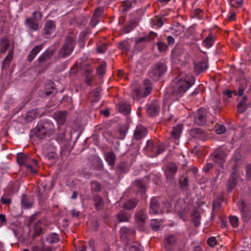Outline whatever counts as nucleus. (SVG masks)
Instances as JSON below:
<instances>
[{"mask_svg": "<svg viewBox=\"0 0 251 251\" xmlns=\"http://www.w3.org/2000/svg\"><path fill=\"white\" fill-rule=\"evenodd\" d=\"M104 158L108 164L113 169L115 166L116 161V156L114 152L112 151L106 152L104 155Z\"/></svg>", "mask_w": 251, "mask_h": 251, "instance_id": "bb28decb", "label": "nucleus"}, {"mask_svg": "<svg viewBox=\"0 0 251 251\" xmlns=\"http://www.w3.org/2000/svg\"><path fill=\"white\" fill-rule=\"evenodd\" d=\"M33 132L37 138L43 139L53 134L54 126L50 121L42 120L37 124Z\"/></svg>", "mask_w": 251, "mask_h": 251, "instance_id": "f03ea898", "label": "nucleus"}, {"mask_svg": "<svg viewBox=\"0 0 251 251\" xmlns=\"http://www.w3.org/2000/svg\"><path fill=\"white\" fill-rule=\"evenodd\" d=\"M144 95L145 92L143 94L140 90L138 89L134 90L131 93L133 99L135 100H139L141 97H146V96H144Z\"/></svg>", "mask_w": 251, "mask_h": 251, "instance_id": "864d4df0", "label": "nucleus"}, {"mask_svg": "<svg viewBox=\"0 0 251 251\" xmlns=\"http://www.w3.org/2000/svg\"><path fill=\"white\" fill-rule=\"evenodd\" d=\"M157 46L159 52H164L167 50L168 46L166 43L159 41L157 43Z\"/></svg>", "mask_w": 251, "mask_h": 251, "instance_id": "13d9d810", "label": "nucleus"}, {"mask_svg": "<svg viewBox=\"0 0 251 251\" xmlns=\"http://www.w3.org/2000/svg\"><path fill=\"white\" fill-rule=\"evenodd\" d=\"M21 203L22 206L25 208H29L32 206L31 202L28 199L25 194H23L22 196Z\"/></svg>", "mask_w": 251, "mask_h": 251, "instance_id": "a18cd8bd", "label": "nucleus"}, {"mask_svg": "<svg viewBox=\"0 0 251 251\" xmlns=\"http://www.w3.org/2000/svg\"><path fill=\"white\" fill-rule=\"evenodd\" d=\"M137 25V22L135 20H131L123 27L122 31L124 33H128L133 30Z\"/></svg>", "mask_w": 251, "mask_h": 251, "instance_id": "c85d7f7f", "label": "nucleus"}, {"mask_svg": "<svg viewBox=\"0 0 251 251\" xmlns=\"http://www.w3.org/2000/svg\"><path fill=\"white\" fill-rule=\"evenodd\" d=\"M229 220L232 226L234 228L237 227L239 225V219L236 216H230Z\"/></svg>", "mask_w": 251, "mask_h": 251, "instance_id": "5fc2aeb1", "label": "nucleus"}, {"mask_svg": "<svg viewBox=\"0 0 251 251\" xmlns=\"http://www.w3.org/2000/svg\"><path fill=\"white\" fill-rule=\"evenodd\" d=\"M226 154L222 149H217L213 152V160L216 163L222 165L225 162Z\"/></svg>", "mask_w": 251, "mask_h": 251, "instance_id": "2eb2a0df", "label": "nucleus"}, {"mask_svg": "<svg viewBox=\"0 0 251 251\" xmlns=\"http://www.w3.org/2000/svg\"><path fill=\"white\" fill-rule=\"evenodd\" d=\"M130 218V214L123 210L120 211L117 215V219L119 222H128Z\"/></svg>", "mask_w": 251, "mask_h": 251, "instance_id": "c756f323", "label": "nucleus"}, {"mask_svg": "<svg viewBox=\"0 0 251 251\" xmlns=\"http://www.w3.org/2000/svg\"><path fill=\"white\" fill-rule=\"evenodd\" d=\"M103 13V8L102 7H98L96 9L94 13L93 14V15L100 19V17L102 15Z\"/></svg>", "mask_w": 251, "mask_h": 251, "instance_id": "338daca9", "label": "nucleus"}, {"mask_svg": "<svg viewBox=\"0 0 251 251\" xmlns=\"http://www.w3.org/2000/svg\"><path fill=\"white\" fill-rule=\"evenodd\" d=\"M144 84L146 86V90L145 91L144 96H147L150 94L151 90V88L150 86V85L151 84L150 81L148 79L145 80L144 82Z\"/></svg>", "mask_w": 251, "mask_h": 251, "instance_id": "bf43d9fd", "label": "nucleus"}, {"mask_svg": "<svg viewBox=\"0 0 251 251\" xmlns=\"http://www.w3.org/2000/svg\"><path fill=\"white\" fill-rule=\"evenodd\" d=\"M191 135L196 139L200 140H204L206 138L204 131L201 128H196L191 131Z\"/></svg>", "mask_w": 251, "mask_h": 251, "instance_id": "b1692460", "label": "nucleus"}, {"mask_svg": "<svg viewBox=\"0 0 251 251\" xmlns=\"http://www.w3.org/2000/svg\"><path fill=\"white\" fill-rule=\"evenodd\" d=\"M129 251H144L143 247L138 242H134L131 244Z\"/></svg>", "mask_w": 251, "mask_h": 251, "instance_id": "603ef678", "label": "nucleus"}, {"mask_svg": "<svg viewBox=\"0 0 251 251\" xmlns=\"http://www.w3.org/2000/svg\"><path fill=\"white\" fill-rule=\"evenodd\" d=\"M237 183V176L236 173L232 172L227 183V189L228 192L231 191L236 186Z\"/></svg>", "mask_w": 251, "mask_h": 251, "instance_id": "4be33fe9", "label": "nucleus"}, {"mask_svg": "<svg viewBox=\"0 0 251 251\" xmlns=\"http://www.w3.org/2000/svg\"><path fill=\"white\" fill-rule=\"evenodd\" d=\"M56 28L55 23L52 20H47L45 24L42 33L43 36L48 38L50 35L52 34Z\"/></svg>", "mask_w": 251, "mask_h": 251, "instance_id": "9b49d317", "label": "nucleus"}, {"mask_svg": "<svg viewBox=\"0 0 251 251\" xmlns=\"http://www.w3.org/2000/svg\"><path fill=\"white\" fill-rule=\"evenodd\" d=\"M17 160L20 166H25L27 171L33 174L37 173L38 163L36 160L31 158L25 154L19 153L17 155Z\"/></svg>", "mask_w": 251, "mask_h": 251, "instance_id": "7ed1b4c3", "label": "nucleus"}, {"mask_svg": "<svg viewBox=\"0 0 251 251\" xmlns=\"http://www.w3.org/2000/svg\"><path fill=\"white\" fill-rule=\"evenodd\" d=\"M138 203V201L135 199H131L127 200L124 204V208L127 210H131L134 208Z\"/></svg>", "mask_w": 251, "mask_h": 251, "instance_id": "473e14b6", "label": "nucleus"}, {"mask_svg": "<svg viewBox=\"0 0 251 251\" xmlns=\"http://www.w3.org/2000/svg\"><path fill=\"white\" fill-rule=\"evenodd\" d=\"M150 213L151 214H159L162 213V209L158 199L156 197L151 198L150 204Z\"/></svg>", "mask_w": 251, "mask_h": 251, "instance_id": "ddd939ff", "label": "nucleus"}, {"mask_svg": "<svg viewBox=\"0 0 251 251\" xmlns=\"http://www.w3.org/2000/svg\"><path fill=\"white\" fill-rule=\"evenodd\" d=\"M147 114L151 117H154L158 115L160 111L159 102L157 100H153L146 106Z\"/></svg>", "mask_w": 251, "mask_h": 251, "instance_id": "9d476101", "label": "nucleus"}, {"mask_svg": "<svg viewBox=\"0 0 251 251\" xmlns=\"http://www.w3.org/2000/svg\"><path fill=\"white\" fill-rule=\"evenodd\" d=\"M163 17L155 16L151 20V24L152 27H160L163 25Z\"/></svg>", "mask_w": 251, "mask_h": 251, "instance_id": "72a5a7b5", "label": "nucleus"}, {"mask_svg": "<svg viewBox=\"0 0 251 251\" xmlns=\"http://www.w3.org/2000/svg\"><path fill=\"white\" fill-rule=\"evenodd\" d=\"M192 219L194 225L196 227H198L200 225V214L197 211H195L192 214Z\"/></svg>", "mask_w": 251, "mask_h": 251, "instance_id": "c03bdc74", "label": "nucleus"}, {"mask_svg": "<svg viewBox=\"0 0 251 251\" xmlns=\"http://www.w3.org/2000/svg\"><path fill=\"white\" fill-rule=\"evenodd\" d=\"M216 38L212 33H209L208 36L202 42V45L207 49H209L213 46Z\"/></svg>", "mask_w": 251, "mask_h": 251, "instance_id": "5701e85b", "label": "nucleus"}, {"mask_svg": "<svg viewBox=\"0 0 251 251\" xmlns=\"http://www.w3.org/2000/svg\"><path fill=\"white\" fill-rule=\"evenodd\" d=\"M93 200L95 201V206L96 209L98 211L101 210L103 206V201L101 197L97 194H94Z\"/></svg>", "mask_w": 251, "mask_h": 251, "instance_id": "7c9ffc66", "label": "nucleus"}, {"mask_svg": "<svg viewBox=\"0 0 251 251\" xmlns=\"http://www.w3.org/2000/svg\"><path fill=\"white\" fill-rule=\"evenodd\" d=\"M56 93L55 83L51 80L47 82L45 87V95L50 97Z\"/></svg>", "mask_w": 251, "mask_h": 251, "instance_id": "6ab92c4d", "label": "nucleus"}, {"mask_svg": "<svg viewBox=\"0 0 251 251\" xmlns=\"http://www.w3.org/2000/svg\"><path fill=\"white\" fill-rule=\"evenodd\" d=\"M54 53V50L52 49H48L44 53V55L46 57L47 60L50 59Z\"/></svg>", "mask_w": 251, "mask_h": 251, "instance_id": "e2e57ef3", "label": "nucleus"}, {"mask_svg": "<svg viewBox=\"0 0 251 251\" xmlns=\"http://www.w3.org/2000/svg\"><path fill=\"white\" fill-rule=\"evenodd\" d=\"M38 111V109H35L28 111L26 115V121L27 122H30L36 118L42 116L43 114H40Z\"/></svg>", "mask_w": 251, "mask_h": 251, "instance_id": "393cba45", "label": "nucleus"}, {"mask_svg": "<svg viewBox=\"0 0 251 251\" xmlns=\"http://www.w3.org/2000/svg\"><path fill=\"white\" fill-rule=\"evenodd\" d=\"M9 41L7 38H3L1 41L0 51L2 53H4L9 48Z\"/></svg>", "mask_w": 251, "mask_h": 251, "instance_id": "79ce46f5", "label": "nucleus"}, {"mask_svg": "<svg viewBox=\"0 0 251 251\" xmlns=\"http://www.w3.org/2000/svg\"><path fill=\"white\" fill-rule=\"evenodd\" d=\"M182 132V128L180 126L177 125L174 127L171 131V135L175 139L179 138L181 133Z\"/></svg>", "mask_w": 251, "mask_h": 251, "instance_id": "37998d69", "label": "nucleus"}, {"mask_svg": "<svg viewBox=\"0 0 251 251\" xmlns=\"http://www.w3.org/2000/svg\"><path fill=\"white\" fill-rule=\"evenodd\" d=\"M167 70V66L163 62H158L153 66L148 72L150 78L157 81L163 76Z\"/></svg>", "mask_w": 251, "mask_h": 251, "instance_id": "423d86ee", "label": "nucleus"}, {"mask_svg": "<svg viewBox=\"0 0 251 251\" xmlns=\"http://www.w3.org/2000/svg\"><path fill=\"white\" fill-rule=\"evenodd\" d=\"M13 52H14L13 49H10L8 51V54L7 55V56L5 57L4 60L3 61L2 68H3L5 67L8 66L10 65L11 61L12 59Z\"/></svg>", "mask_w": 251, "mask_h": 251, "instance_id": "a19ab883", "label": "nucleus"}, {"mask_svg": "<svg viewBox=\"0 0 251 251\" xmlns=\"http://www.w3.org/2000/svg\"><path fill=\"white\" fill-rule=\"evenodd\" d=\"M30 18H32L33 20L38 22L39 21L41 20L42 18V14L40 12L35 11L33 12L32 16Z\"/></svg>", "mask_w": 251, "mask_h": 251, "instance_id": "052dcab7", "label": "nucleus"}, {"mask_svg": "<svg viewBox=\"0 0 251 251\" xmlns=\"http://www.w3.org/2000/svg\"><path fill=\"white\" fill-rule=\"evenodd\" d=\"M156 36L157 33L153 32H150L148 34H146L143 37L136 39L135 43L136 45H138L141 43L150 42L152 41Z\"/></svg>", "mask_w": 251, "mask_h": 251, "instance_id": "412c9836", "label": "nucleus"}, {"mask_svg": "<svg viewBox=\"0 0 251 251\" xmlns=\"http://www.w3.org/2000/svg\"><path fill=\"white\" fill-rule=\"evenodd\" d=\"M226 130V127L222 125H218L216 128V132L218 134H222L224 133Z\"/></svg>", "mask_w": 251, "mask_h": 251, "instance_id": "69168bd1", "label": "nucleus"}, {"mask_svg": "<svg viewBox=\"0 0 251 251\" xmlns=\"http://www.w3.org/2000/svg\"><path fill=\"white\" fill-rule=\"evenodd\" d=\"M195 82L194 76L191 75H185L183 77L176 79L170 93L174 99L177 100L180 98Z\"/></svg>", "mask_w": 251, "mask_h": 251, "instance_id": "f257e3e1", "label": "nucleus"}, {"mask_svg": "<svg viewBox=\"0 0 251 251\" xmlns=\"http://www.w3.org/2000/svg\"><path fill=\"white\" fill-rule=\"evenodd\" d=\"M160 223L157 219H152L150 222V228L153 231H158L160 229Z\"/></svg>", "mask_w": 251, "mask_h": 251, "instance_id": "3c124183", "label": "nucleus"}, {"mask_svg": "<svg viewBox=\"0 0 251 251\" xmlns=\"http://www.w3.org/2000/svg\"><path fill=\"white\" fill-rule=\"evenodd\" d=\"M248 97L247 96H244L242 100L238 104L237 110L239 113H242L244 112L248 108V105L246 103Z\"/></svg>", "mask_w": 251, "mask_h": 251, "instance_id": "2f4dec72", "label": "nucleus"}, {"mask_svg": "<svg viewBox=\"0 0 251 251\" xmlns=\"http://www.w3.org/2000/svg\"><path fill=\"white\" fill-rule=\"evenodd\" d=\"M116 108L119 112L125 115L129 114L131 111L130 105L123 101H121L116 104Z\"/></svg>", "mask_w": 251, "mask_h": 251, "instance_id": "a211bd4d", "label": "nucleus"}, {"mask_svg": "<svg viewBox=\"0 0 251 251\" xmlns=\"http://www.w3.org/2000/svg\"><path fill=\"white\" fill-rule=\"evenodd\" d=\"M91 187L92 193L94 192H99L101 190V187L100 184L96 181H92L91 183Z\"/></svg>", "mask_w": 251, "mask_h": 251, "instance_id": "8fccbe9b", "label": "nucleus"}, {"mask_svg": "<svg viewBox=\"0 0 251 251\" xmlns=\"http://www.w3.org/2000/svg\"><path fill=\"white\" fill-rule=\"evenodd\" d=\"M52 249L50 247H45L43 246H35L32 248V251H51Z\"/></svg>", "mask_w": 251, "mask_h": 251, "instance_id": "6e6d98bb", "label": "nucleus"}, {"mask_svg": "<svg viewBox=\"0 0 251 251\" xmlns=\"http://www.w3.org/2000/svg\"><path fill=\"white\" fill-rule=\"evenodd\" d=\"M177 239L176 236L174 234H170L167 236L164 239L165 249L168 251L174 250Z\"/></svg>", "mask_w": 251, "mask_h": 251, "instance_id": "4468645a", "label": "nucleus"}, {"mask_svg": "<svg viewBox=\"0 0 251 251\" xmlns=\"http://www.w3.org/2000/svg\"><path fill=\"white\" fill-rule=\"evenodd\" d=\"M207 68L208 64L204 61L194 62V71L197 75L204 72Z\"/></svg>", "mask_w": 251, "mask_h": 251, "instance_id": "aec40b11", "label": "nucleus"}, {"mask_svg": "<svg viewBox=\"0 0 251 251\" xmlns=\"http://www.w3.org/2000/svg\"><path fill=\"white\" fill-rule=\"evenodd\" d=\"M134 185L137 187L138 191L142 194H144L145 193L146 185L142 181L140 180L135 181Z\"/></svg>", "mask_w": 251, "mask_h": 251, "instance_id": "49530a36", "label": "nucleus"}, {"mask_svg": "<svg viewBox=\"0 0 251 251\" xmlns=\"http://www.w3.org/2000/svg\"><path fill=\"white\" fill-rule=\"evenodd\" d=\"M130 47V44L128 41L125 40L119 43V48L124 52L128 51Z\"/></svg>", "mask_w": 251, "mask_h": 251, "instance_id": "de8ad7c7", "label": "nucleus"}, {"mask_svg": "<svg viewBox=\"0 0 251 251\" xmlns=\"http://www.w3.org/2000/svg\"><path fill=\"white\" fill-rule=\"evenodd\" d=\"M106 67V62H102L97 69L96 72L97 75H99V76H102L105 72Z\"/></svg>", "mask_w": 251, "mask_h": 251, "instance_id": "09e8293b", "label": "nucleus"}, {"mask_svg": "<svg viewBox=\"0 0 251 251\" xmlns=\"http://www.w3.org/2000/svg\"><path fill=\"white\" fill-rule=\"evenodd\" d=\"M213 115L206 109L201 108L199 109L194 116V123L198 126H204L207 123L214 122Z\"/></svg>", "mask_w": 251, "mask_h": 251, "instance_id": "39448f33", "label": "nucleus"}, {"mask_svg": "<svg viewBox=\"0 0 251 251\" xmlns=\"http://www.w3.org/2000/svg\"><path fill=\"white\" fill-rule=\"evenodd\" d=\"M76 45L75 38L73 35H69L66 38L65 43L59 50L58 58H65L73 52Z\"/></svg>", "mask_w": 251, "mask_h": 251, "instance_id": "20e7f679", "label": "nucleus"}, {"mask_svg": "<svg viewBox=\"0 0 251 251\" xmlns=\"http://www.w3.org/2000/svg\"><path fill=\"white\" fill-rule=\"evenodd\" d=\"M177 168L174 163H170L165 167L164 173L167 180L172 183L175 181V176L176 174Z\"/></svg>", "mask_w": 251, "mask_h": 251, "instance_id": "1a4fd4ad", "label": "nucleus"}, {"mask_svg": "<svg viewBox=\"0 0 251 251\" xmlns=\"http://www.w3.org/2000/svg\"><path fill=\"white\" fill-rule=\"evenodd\" d=\"M66 136V132L64 130H63L62 131L58 133L56 135V141L60 145L62 144L65 145L67 144V141L65 138Z\"/></svg>", "mask_w": 251, "mask_h": 251, "instance_id": "58836bf2", "label": "nucleus"}, {"mask_svg": "<svg viewBox=\"0 0 251 251\" xmlns=\"http://www.w3.org/2000/svg\"><path fill=\"white\" fill-rule=\"evenodd\" d=\"M243 0H230V5L232 7L239 8L243 5Z\"/></svg>", "mask_w": 251, "mask_h": 251, "instance_id": "4d7b16f0", "label": "nucleus"}, {"mask_svg": "<svg viewBox=\"0 0 251 251\" xmlns=\"http://www.w3.org/2000/svg\"><path fill=\"white\" fill-rule=\"evenodd\" d=\"M100 22V19L92 15L90 21V25L92 27H95Z\"/></svg>", "mask_w": 251, "mask_h": 251, "instance_id": "0e129e2a", "label": "nucleus"}, {"mask_svg": "<svg viewBox=\"0 0 251 251\" xmlns=\"http://www.w3.org/2000/svg\"><path fill=\"white\" fill-rule=\"evenodd\" d=\"M178 182L180 189L183 191H187L189 187V181L187 176H181Z\"/></svg>", "mask_w": 251, "mask_h": 251, "instance_id": "f704fd0d", "label": "nucleus"}, {"mask_svg": "<svg viewBox=\"0 0 251 251\" xmlns=\"http://www.w3.org/2000/svg\"><path fill=\"white\" fill-rule=\"evenodd\" d=\"M101 89L100 88H97L95 89L93 92L92 95L95 97V101H98L100 98V92Z\"/></svg>", "mask_w": 251, "mask_h": 251, "instance_id": "680f3d73", "label": "nucleus"}, {"mask_svg": "<svg viewBox=\"0 0 251 251\" xmlns=\"http://www.w3.org/2000/svg\"><path fill=\"white\" fill-rule=\"evenodd\" d=\"M46 240L49 244L56 243L59 241V236L57 233H51L47 236Z\"/></svg>", "mask_w": 251, "mask_h": 251, "instance_id": "e433bc0d", "label": "nucleus"}, {"mask_svg": "<svg viewBox=\"0 0 251 251\" xmlns=\"http://www.w3.org/2000/svg\"><path fill=\"white\" fill-rule=\"evenodd\" d=\"M122 5L124 7L123 10L127 11L131 7L132 4L130 1L126 0L123 2Z\"/></svg>", "mask_w": 251, "mask_h": 251, "instance_id": "774afa93", "label": "nucleus"}, {"mask_svg": "<svg viewBox=\"0 0 251 251\" xmlns=\"http://www.w3.org/2000/svg\"><path fill=\"white\" fill-rule=\"evenodd\" d=\"M238 206L242 220L244 222L249 221L251 218V201H242Z\"/></svg>", "mask_w": 251, "mask_h": 251, "instance_id": "6e6552de", "label": "nucleus"}, {"mask_svg": "<svg viewBox=\"0 0 251 251\" xmlns=\"http://www.w3.org/2000/svg\"><path fill=\"white\" fill-rule=\"evenodd\" d=\"M129 165L126 161L121 162L117 169V172L119 173H126L128 172Z\"/></svg>", "mask_w": 251, "mask_h": 251, "instance_id": "4c0bfd02", "label": "nucleus"}, {"mask_svg": "<svg viewBox=\"0 0 251 251\" xmlns=\"http://www.w3.org/2000/svg\"><path fill=\"white\" fill-rule=\"evenodd\" d=\"M43 224L41 221H38L34 226V233L33 236L34 237L38 236L43 232Z\"/></svg>", "mask_w": 251, "mask_h": 251, "instance_id": "ea45409f", "label": "nucleus"}, {"mask_svg": "<svg viewBox=\"0 0 251 251\" xmlns=\"http://www.w3.org/2000/svg\"><path fill=\"white\" fill-rule=\"evenodd\" d=\"M147 134V128L143 125H138L134 131V138L136 140H139L145 137Z\"/></svg>", "mask_w": 251, "mask_h": 251, "instance_id": "f3484780", "label": "nucleus"}, {"mask_svg": "<svg viewBox=\"0 0 251 251\" xmlns=\"http://www.w3.org/2000/svg\"><path fill=\"white\" fill-rule=\"evenodd\" d=\"M120 234L122 239L126 243H127L134 236L135 231L133 228L123 227L120 229Z\"/></svg>", "mask_w": 251, "mask_h": 251, "instance_id": "f8f14e48", "label": "nucleus"}, {"mask_svg": "<svg viewBox=\"0 0 251 251\" xmlns=\"http://www.w3.org/2000/svg\"><path fill=\"white\" fill-rule=\"evenodd\" d=\"M144 150L148 156L153 157L162 153L165 151V148L163 146L158 145L156 142L148 140Z\"/></svg>", "mask_w": 251, "mask_h": 251, "instance_id": "0eeeda50", "label": "nucleus"}, {"mask_svg": "<svg viewBox=\"0 0 251 251\" xmlns=\"http://www.w3.org/2000/svg\"><path fill=\"white\" fill-rule=\"evenodd\" d=\"M42 48L43 46L42 45H37L33 48L30 51L27 56V60L28 61L31 62L35 58L38 53L42 50Z\"/></svg>", "mask_w": 251, "mask_h": 251, "instance_id": "cd10ccee", "label": "nucleus"}, {"mask_svg": "<svg viewBox=\"0 0 251 251\" xmlns=\"http://www.w3.org/2000/svg\"><path fill=\"white\" fill-rule=\"evenodd\" d=\"M147 216L144 210L141 209L138 211L135 215V221L141 227L144 226V224L147 220Z\"/></svg>", "mask_w": 251, "mask_h": 251, "instance_id": "dca6fc26", "label": "nucleus"}, {"mask_svg": "<svg viewBox=\"0 0 251 251\" xmlns=\"http://www.w3.org/2000/svg\"><path fill=\"white\" fill-rule=\"evenodd\" d=\"M55 119L59 125L64 124L66 119V112H60L55 115Z\"/></svg>", "mask_w": 251, "mask_h": 251, "instance_id": "c9c22d12", "label": "nucleus"}, {"mask_svg": "<svg viewBox=\"0 0 251 251\" xmlns=\"http://www.w3.org/2000/svg\"><path fill=\"white\" fill-rule=\"evenodd\" d=\"M25 25L31 31H36L38 29V22L33 20L32 18H28L25 21Z\"/></svg>", "mask_w": 251, "mask_h": 251, "instance_id": "a878e982", "label": "nucleus"}]
</instances>
